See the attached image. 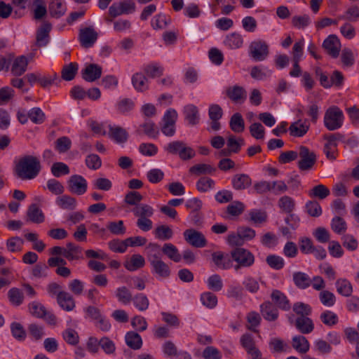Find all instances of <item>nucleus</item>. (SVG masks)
I'll list each match as a JSON object with an SVG mask.
<instances>
[{
    "instance_id": "obj_1",
    "label": "nucleus",
    "mask_w": 359,
    "mask_h": 359,
    "mask_svg": "<svg viewBox=\"0 0 359 359\" xmlns=\"http://www.w3.org/2000/svg\"><path fill=\"white\" fill-rule=\"evenodd\" d=\"M41 170V165L38 157L32 155L22 156L15 164L13 172L21 180H31L36 178Z\"/></svg>"
},
{
    "instance_id": "obj_2",
    "label": "nucleus",
    "mask_w": 359,
    "mask_h": 359,
    "mask_svg": "<svg viewBox=\"0 0 359 359\" xmlns=\"http://www.w3.org/2000/svg\"><path fill=\"white\" fill-rule=\"evenodd\" d=\"M147 250V260L151 265V273L159 278H169L171 270L168 264L162 260L160 245L150 243Z\"/></svg>"
},
{
    "instance_id": "obj_3",
    "label": "nucleus",
    "mask_w": 359,
    "mask_h": 359,
    "mask_svg": "<svg viewBox=\"0 0 359 359\" xmlns=\"http://www.w3.org/2000/svg\"><path fill=\"white\" fill-rule=\"evenodd\" d=\"M344 115L342 110L337 106L330 107L325 112L323 123L330 131L339 129L344 123Z\"/></svg>"
},
{
    "instance_id": "obj_4",
    "label": "nucleus",
    "mask_w": 359,
    "mask_h": 359,
    "mask_svg": "<svg viewBox=\"0 0 359 359\" xmlns=\"http://www.w3.org/2000/svg\"><path fill=\"white\" fill-rule=\"evenodd\" d=\"M232 260L236 264L233 266L234 270L238 271L241 268L252 266L255 261L254 255L244 248H235L231 251Z\"/></svg>"
},
{
    "instance_id": "obj_5",
    "label": "nucleus",
    "mask_w": 359,
    "mask_h": 359,
    "mask_svg": "<svg viewBox=\"0 0 359 359\" xmlns=\"http://www.w3.org/2000/svg\"><path fill=\"white\" fill-rule=\"evenodd\" d=\"M177 119V113L175 109H169L165 111L161 123V130L163 135L172 137L175 134Z\"/></svg>"
},
{
    "instance_id": "obj_6",
    "label": "nucleus",
    "mask_w": 359,
    "mask_h": 359,
    "mask_svg": "<svg viewBox=\"0 0 359 359\" xmlns=\"http://www.w3.org/2000/svg\"><path fill=\"white\" fill-rule=\"evenodd\" d=\"M299 150L298 156L300 158L297 163L299 169L300 170H311L316 163V154L305 146H300Z\"/></svg>"
},
{
    "instance_id": "obj_7",
    "label": "nucleus",
    "mask_w": 359,
    "mask_h": 359,
    "mask_svg": "<svg viewBox=\"0 0 359 359\" xmlns=\"http://www.w3.org/2000/svg\"><path fill=\"white\" fill-rule=\"evenodd\" d=\"M250 55L255 61H263L269 55V46L266 41L257 40L252 41L249 47Z\"/></svg>"
},
{
    "instance_id": "obj_8",
    "label": "nucleus",
    "mask_w": 359,
    "mask_h": 359,
    "mask_svg": "<svg viewBox=\"0 0 359 359\" xmlns=\"http://www.w3.org/2000/svg\"><path fill=\"white\" fill-rule=\"evenodd\" d=\"M187 243L195 248H203L207 245V240L203 233L194 229H188L183 233Z\"/></svg>"
},
{
    "instance_id": "obj_9",
    "label": "nucleus",
    "mask_w": 359,
    "mask_h": 359,
    "mask_svg": "<svg viewBox=\"0 0 359 359\" xmlns=\"http://www.w3.org/2000/svg\"><path fill=\"white\" fill-rule=\"evenodd\" d=\"M98 34L93 27L81 29L79 39L82 47L88 48L92 47L97 39Z\"/></svg>"
},
{
    "instance_id": "obj_10",
    "label": "nucleus",
    "mask_w": 359,
    "mask_h": 359,
    "mask_svg": "<svg viewBox=\"0 0 359 359\" xmlns=\"http://www.w3.org/2000/svg\"><path fill=\"white\" fill-rule=\"evenodd\" d=\"M69 190L79 196L84 194L87 191V182L81 175H74L68 180Z\"/></svg>"
},
{
    "instance_id": "obj_11",
    "label": "nucleus",
    "mask_w": 359,
    "mask_h": 359,
    "mask_svg": "<svg viewBox=\"0 0 359 359\" xmlns=\"http://www.w3.org/2000/svg\"><path fill=\"white\" fill-rule=\"evenodd\" d=\"M323 48L327 54L334 58H337L340 52L341 43L335 34L329 35L323 41Z\"/></svg>"
},
{
    "instance_id": "obj_12",
    "label": "nucleus",
    "mask_w": 359,
    "mask_h": 359,
    "mask_svg": "<svg viewBox=\"0 0 359 359\" xmlns=\"http://www.w3.org/2000/svg\"><path fill=\"white\" fill-rule=\"evenodd\" d=\"M102 67L94 63L88 64L81 70L82 78L88 82H93L99 79L102 76Z\"/></svg>"
},
{
    "instance_id": "obj_13",
    "label": "nucleus",
    "mask_w": 359,
    "mask_h": 359,
    "mask_svg": "<svg viewBox=\"0 0 359 359\" xmlns=\"http://www.w3.org/2000/svg\"><path fill=\"white\" fill-rule=\"evenodd\" d=\"M52 29L50 22H44L36 32V46L38 47L46 46L49 42V33Z\"/></svg>"
},
{
    "instance_id": "obj_14",
    "label": "nucleus",
    "mask_w": 359,
    "mask_h": 359,
    "mask_svg": "<svg viewBox=\"0 0 359 359\" xmlns=\"http://www.w3.org/2000/svg\"><path fill=\"white\" fill-rule=\"evenodd\" d=\"M252 184L251 177L245 173H238L231 178L232 187L237 191H241L249 188Z\"/></svg>"
},
{
    "instance_id": "obj_15",
    "label": "nucleus",
    "mask_w": 359,
    "mask_h": 359,
    "mask_svg": "<svg viewBox=\"0 0 359 359\" xmlns=\"http://www.w3.org/2000/svg\"><path fill=\"white\" fill-rule=\"evenodd\" d=\"M226 95L233 102L241 104L247 98V92L242 86H233L226 90Z\"/></svg>"
},
{
    "instance_id": "obj_16",
    "label": "nucleus",
    "mask_w": 359,
    "mask_h": 359,
    "mask_svg": "<svg viewBox=\"0 0 359 359\" xmlns=\"http://www.w3.org/2000/svg\"><path fill=\"white\" fill-rule=\"evenodd\" d=\"M57 302L60 306L67 311H72L76 306L72 295L65 291H60L57 293Z\"/></svg>"
},
{
    "instance_id": "obj_17",
    "label": "nucleus",
    "mask_w": 359,
    "mask_h": 359,
    "mask_svg": "<svg viewBox=\"0 0 359 359\" xmlns=\"http://www.w3.org/2000/svg\"><path fill=\"white\" fill-rule=\"evenodd\" d=\"M294 326L303 334H309L314 330V323L312 319L306 316H298L295 320Z\"/></svg>"
},
{
    "instance_id": "obj_18",
    "label": "nucleus",
    "mask_w": 359,
    "mask_h": 359,
    "mask_svg": "<svg viewBox=\"0 0 359 359\" xmlns=\"http://www.w3.org/2000/svg\"><path fill=\"white\" fill-rule=\"evenodd\" d=\"M260 311L263 318L267 321H275L279 316L278 308L270 302H265L261 304Z\"/></svg>"
},
{
    "instance_id": "obj_19",
    "label": "nucleus",
    "mask_w": 359,
    "mask_h": 359,
    "mask_svg": "<svg viewBox=\"0 0 359 359\" xmlns=\"http://www.w3.org/2000/svg\"><path fill=\"white\" fill-rule=\"evenodd\" d=\"M109 137L116 143H125L128 138V133L121 126H109Z\"/></svg>"
},
{
    "instance_id": "obj_20",
    "label": "nucleus",
    "mask_w": 359,
    "mask_h": 359,
    "mask_svg": "<svg viewBox=\"0 0 359 359\" xmlns=\"http://www.w3.org/2000/svg\"><path fill=\"white\" fill-rule=\"evenodd\" d=\"M67 11V6L64 0H50L48 5V12L51 17L60 18Z\"/></svg>"
},
{
    "instance_id": "obj_21",
    "label": "nucleus",
    "mask_w": 359,
    "mask_h": 359,
    "mask_svg": "<svg viewBox=\"0 0 359 359\" xmlns=\"http://www.w3.org/2000/svg\"><path fill=\"white\" fill-rule=\"evenodd\" d=\"M272 301L276 304L277 307L283 310L289 311L291 308L290 303L286 295L278 290H274L271 294Z\"/></svg>"
},
{
    "instance_id": "obj_22",
    "label": "nucleus",
    "mask_w": 359,
    "mask_h": 359,
    "mask_svg": "<svg viewBox=\"0 0 359 359\" xmlns=\"http://www.w3.org/2000/svg\"><path fill=\"white\" fill-rule=\"evenodd\" d=\"M309 123H307V121H302V120H298L292 123L289 127V131L291 136L293 137H303L304 135L307 133L309 130Z\"/></svg>"
},
{
    "instance_id": "obj_23",
    "label": "nucleus",
    "mask_w": 359,
    "mask_h": 359,
    "mask_svg": "<svg viewBox=\"0 0 359 359\" xmlns=\"http://www.w3.org/2000/svg\"><path fill=\"white\" fill-rule=\"evenodd\" d=\"M183 114L185 120L191 126L197 125L199 123L200 116L198 109L194 104H187L184 107Z\"/></svg>"
},
{
    "instance_id": "obj_24",
    "label": "nucleus",
    "mask_w": 359,
    "mask_h": 359,
    "mask_svg": "<svg viewBox=\"0 0 359 359\" xmlns=\"http://www.w3.org/2000/svg\"><path fill=\"white\" fill-rule=\"evenodd\" d=\"M13 64L11 67V73L16 76L22 75L27 70L28 65L27 58L21 55L15 59H13Z\"/></svg>"
},
{
    "instance_id": "obj_25",
    "label": "nucleus",
    "mask_w": 359,
    "mask_h": 359,
    "mask_svg": "<svg viewBox=\"0 0 359 359\" xmlns=\"http://www.w3.org/2000/svg\"><path fill=\"white\" fill-rule=\"evenodd\" d=\"M131 80L133 87L138 92H144L149 89L148 79L142 72L134 74Z\"/></svg>"
},
{
    "instance_id": "obj_26",
    "label": "nucleus",
    "mask_w": 359,
    "mask_h": 359,
    "mask_svg": "<svg viewBox=\"0 0 359 359\" xmlns=\"http://www.w3.org/2000/svg\"><path fill=\"white\" fill-rule=\"evenodd\" d=\"M123 265L129 271H135L144 266L145 259L141 255L135 254L129 260L126 261Z\"/></svg>"
},
{
    "instance_id": "obj_27",
    "label": "nucleus",
    "mask_w": 359,
    "mask_h": 359,
    "mask_svg": "<svg viewBox=\"0 0 359 359\" xmlns=\"http://www.w3.org/2000/svg\"><path fill=\"white\" fill-rule=\"evenodd\" d=\"M212 259L219 269H228L232 266V262L229 257L227 255H224L222 252H213Z\"/></svg>"
},
{
    "instance_id": "obj_28",
    "label": "nucleus",
    "mask_w": 359,
    "mask_h": 359,
    "mask_svg": "<svg viewBox=\"0 0 359 359\" xmlns=\"http://www.w3.org/2000/svg\"><path fill=\"white\" fill-rule=\"evenodd\" d=\"M83 249L73 243H67L65 248V257L69 260H77L82 258Z\"/></svg>"
},
{
    "instance_id": "obj_29",
    "label": "nucleus",
    "mask_w": 359,
    "mask_h": 359,
    "mask_svg": "<svg viewBox=\"0 0 359 359\" xmlns=\"http://www.w3.org/2000/svg\"><path fill=\"white\" fill-rule=\"evenodd\" d=\"M27 217L29 221L36 224L42 223L45 219L43 212L35 203L31 204L29 206L27 211Z\"/></svg>"
},
{
    "instance_id": "obj_30",
    "label": "nucleus",
    "mask_w": 359,
    "mask_h": 359,
    "mask_svg": "<svg viewBox=\"0 0 359 359\" xmlns=\"http://www.w3.org/2000/svg\"><path fill=\"white\" fill-rule=\"evenodd\" d=\"M125 341L127 346L133 350H139L142 346L141 336L134 331H129L126 334Z\"/></svg>"
},
{
    "instance_id": "obj_31",
    "label": "nucleus",
    "mask_w": 359,
    "mask_h": 359,
    "mask_svg": "<svg viewBox=\"0 0 359 359\" xmlns=\"http://www.w3.org/2000/svg\"><path fill=\"white\" fill-rule=\"evenodd\" d=\"M292 280L296 287L302 290L306 289L311 285L310 277L304 272H294L292 275Z\"/></svg>"
},
{
    "instance_id": "obj_32",
    "label": "nucleus",
    "mask_w": 359,
    "mask_h": 359,
    "mask_svg": "<svg viewBox=\"0 0 359 359\" xmlns=\"http://www.w3.org/2000/svg\"><path fill=\"white\" fill-rule=\"evenodd\" d=\"M161 254L163 253L166 255L170 259L175 262H179L182 259V256L177 247L170 243H165L163 245L161 248Z\"/></svg>"
},
{
    "instance_id": "obj_33",
    "label": "nucleus",
    "mask_w": 359,
    "mask_h": 359,
    "mask_svg": "<svg viewBox=\"0 0 359 359\" xmlns=\"http://www.w3.org/2000/svg\"><path fill=\"white\" fill-rule=\"evenodd\" d=\"M292 347L300 353H306L309 351L310 344L306 338L303 335H297L292 337Z\"/></svg>"
},
{
    "instance_id": "obj_34",
    "label": "nucleus",
    "mask_w": 359,
    "mask_h": 359,
    "mask_svg": "<svg viewBox=\"0 0 359 359\" xmlns=\"http://www.w3.org/2000/svg\"><path fill=\"white\" fill-rule=\"evenodd\" d=\"M56 204L62 209L74 210L77 203L76 198L69 195H62L56 198Z\"/></svg>"
},
{
    "instance_id": "obj_35",
    "label": "nucleus",
    "mask_w": 359,
    "mask_h": 359,
    "mask_svg": "<svg viewBox=\"0 0 359 359\" xmlns=\"http://www.w3.org/2000/svg\"><path fill=\"white\" fill-rule=\"evenodd\" d=\"M115 296L117 300L123 304H129L133 300V294L126 286H121L115 290Z\"/></svg>"
},
{
    "instance_id": "obj_36",
    "label": "nucleus",
    "mask_w": 359,
    "mask_h": 359,
    "mask_svg": "<svg viewBox=\"0 0 359 359\" xmlns=\"http://www.w3.org/2000/svg\"><path fill=\"white\" fill-rule=\"evenodd\" d=\"M229 126L231 130L235 133H242L245 130V121L240 113L233 114L229 121Z\"/></svg>"
},
{
    "instance_id": "obj_37",
    "label": "nucleus",
    "mask_w": 359,
    "mask_h": 359,
    "mask_svg": "<svg viewBox=\"0 0 359 359\" xmlns=\"http://www.w3.org/2000/svg\"><path fill=\"white\" fill-rule=\"evenodd\" d=\"M64 341L69 345L76 346L79 343L80 337L78 332L73 328H67L62 332Z\"/></svg>"
},
{
    "instance_id": "obj_38",
    "label": "nucleus",
    "mask_w": 359,
    "mask_h": 359,
    "mask_svg": "<svg viewBox=\"0 0 359 359\" xmlns=\"http://www.w3.org/2000/svg\"><path fill=\"white\" fill-rule=\"evenodd\" d=\"M242 36L236 32L231 33L226 36L224 44L231 49L239 48L243 46Z\"/></svg>"
},
{
    "instance_id": "obj_39",
    "label": "nucleus",
    "mask_w": 359,
    "mask_h": 359,
    "mask_svg": "<svg viewBox=\"0 0 359 359\" xmlns=\"http://www.w3.org/2000/svg\"><path fill=\"white\" fill-rule=\"evenodd\" d=\"M216 170V168L209 164L199 163L191 166L189 171L191 174L197 176L201 175L212 174Z\"/></svg>"
},
{
    "instance_id": "obj_40",
    "label": "nucleus",
    "mask_w": 359,
    "mask_h": 359,
    "mask_svg": "<svg viewBox=\"0 0 359 359\" xmlns=\"http://www.w3.org/2000/svg\"><path fill=\"white\" fill-rule=\"evenodd\" d=\"M132 212L139 218L150 217L154 214V209L149 205L140 203L132 210Z\"/></svg>"
},
{
    "instance_id": "obj_41",
    "label": "nucleus",
    "mask_w": 359,
    "mask_h": 359,
    "mask_svg": "<svg viewBox=\"0 0 359 359\" xmlns=\"http://www.w3.org/2000/svg\"><path fill=\"white\" fill-rule=\"evenodd\" d=\"M330 194V189L326 186L321 184L313 187L309 191V196L311 198H317L320 200L325 199Z\"/></svg>"
},
{
    "instance_id": "obj_42",
    "label": "nucleus",
    "mask_w": 359,
    "mask_h": 359,
    "mask_svg": "<svg viewBox=\"0 0 359 359\" xmlns=\"http://www.w3.org/2000/svg\"><path fill=\"white\" fill-rule=\"evenodd\" d=\"M155 237L161 241L170 240L173 236V231L168 225H160L154 230Z\"/></svg>"
},
{
    "instance_id": "obj_43",
    "label": "nucleus",
    "mask_w": 359,
    "mask_h": 359,
    "mask_svg": "<svg viewBox=\"0 0 359 359\" xmlns=\"http://www.w3.org/2000/svg\"><path fill=\"white\" fill-rule=\"evenodd\" d=\"M143 130V133L151 138H156L159 134L158 126L150 120L146 121L140 126Z\"/></svg>"
},
{
    "instance_id": "obj_44",
    "label": "nucleus",
    "mask_w": 359,
    "mask_h": 359,
    "mask_svg": "<svg viewBox=\"0 0 359 359\" xmlns=\"http://www.w3.org/2000/svg\"><path fill=\"white\" fill-rule=\"evenodd\" d=\"M336 287L337 292L344 296L350 297L353 292V287L351 283L344 278H339L336 281Z\"/></svg>"
},
{
    "instance_id": "obj_45",
    "label": "nucleus",
    "mask_w": 359,
    "mask_h": 359,
    "mask_svg": "<svg viewBox=\"0 0 359 359\" xmlns=\"http://www.w3.org/2000/svg\"><path fill=\"white\" fill-rule=\"evenodd\" d=\"M34 18L41 20L47 14V7L43 0H34L33 2Z\"/></svg>"
},
{
    "instance_id": "obj_46",
    "label": "nucleus",
    "mask_w": 359,
    "mask_h": 359,
    "mask_svg": "<svg viewBox=\"0 0 359 359\" xmlns=\"http://www.w3.org/2000/svg\"><path fill=\"white\" fill-rule=\"evenodd\" d=\"M134 306L140 311H146L149 306V301L147 297L143 293H137L132 300Z\"/></svg>"
},
{
    "instance_id": "obj_47",
    "label": "nucleus",
    "mask_w": 359,
    "mask_h": 359,
    "mask_svg": "<svg viewBox=\"0 0 359 359\" xmlns=\"http://www.w3.org/2000/svg\"><path fill=\"white\" fill-rule=\"evenodd\" d=\"M79 69L78 64L76 62H70L65 65L62 69V78L67 81L74 79Z\"/></svg>"
},
{
    "instance_id": "obj_48",
    "label": "nucleus",
    "mask_w": 359,
    "mask_h": 359,
    "mask_svg": "<svg viewBox=\"0 0 359 359\" xmlns=\"http://www.w3.org/2000/svg\"><path fill=\"white\" fill-rule=\"evenodd\" d=\"M10 302L16 306L21 305L24 301V294L18 287H12L8 292Z\"/></svg>"
},
{
    "instance_id": "obj_49",
    "label": "nucleus",
    "mask_w": 359,
    "mask_h": 359,
    "mask_svg": "<svg viewBox=\"0 0 359 359\" xmlns=\"http://www.w3.org/2000/svg\"><path fill=\"white\" fill-rule=\"evenodd\" d=\"M143 71L147 76L155 78L163 75V68L156 63H151L144 65Z\"/></svg>"
},
{
    "instance_id": "obj_50",
    "label": "nucleus",
    "mask_w": 359,
    "mask_h": 359,
    "mask_svg": "<svg viewBox=\"0 0 359 359\" xmlns=\"http://www.w3.org/2000/svg\"><path fill=\"white\" fill-rule=\"evenodd\" d=\"M338 20L357 22L359 20V7L355 5L351 6L343 15L338 16Z\"/></svg>"
},
{
    "instance_id": "obj_51",
    "label": "nucleus",
    "mask_w": 359,
    "mask_h": 359,
    "mask_svg": "<svg viewBox=\"0 0 359 359\" xmlns=\"http://www.w3.org/2000/svg\"><path fill=\"white\" fill-rule=\"evenodd\" d=\"M27 330L29 335L35 341L41 340L45 335L43 326L36 323H30L27 327Z\"/></svg>"
},
{
    "instance_id": "obj_52",
    "label": "nucleus",
    "mask_w": 359,
    "mask_h": 359,
    "mask_svg": "<svg viewBox=\"0 0 359 359\" xmlns=\"http://www.w3.org/2000/svg\"><path fill=\"white\" fill-rule=\"evenodd\" d=\"M331 229L334 233L342 234L346 231L347 224L342 217L336 216L331 221Z\"/></svg>"
},
{
    "instance_id": "obj_53",
    "label": "nucleus",
    "mask_w": 359,
    "mask_h": 359,
    "mask_svg": "<svg viewBox=\"0 0 359 359\" xmlns=\"http://www.w3.org/2000/svg\"><path fill=\"white\" fill-rule=\"evenodd\" d=\"M29 310L30 313L37 318H44L46 314V309L45 306L38 302H32L29 304Z\"/></svg>"
},
{
    "instance_id": "obj_54",
    "label": "nucleus",
    "mask_w": 359,
    "mask_h": 359,
    "mask_svg": "<svg viewBox=\"0 0 359 359\" xmlns=\"http://www.w3.org/2000/svg\"><path fill=\"white\" fill-rule=\"evenodd\" d=\"M279 208L286 213H291L294 209V201L288 196H284L278 200Z\"/></svg>"
},
{
    "instance_id": "obj_55",
    "label": "nucleus",
    "mask_w": 359,
    "mask_h": 359,
    "mask_svg": "<svg viewBox=\"0 0 359 359\" xmlns=\"http://www.w3.org/2000/svg\"><path fill=\"white\" fill-rule=\"evenodd\" d=\"M292 309L299 316L309 317L312 313V308L309 304L300 302L294 303Z\"/></svg>"
},
{
    "instance_id": "obj_56",
    "label": "nucleus",
    "mask_w": 359,
    "mask_h": 359,
    "mask_svg": "<svg viewBox=\"0 0 359 359\" xmlns=\"http://www.w3.org/2000/svg\"><path fill=\"white\" fill-rule=\"evenodd\" d=\"M306 212L313 217H318L322 215V208L316 201H309L305 205Z\"/></svg>"
},
{
    "instance_id": "obj_57",
    "label": "nucleus",
    "mask_w": 359,
    "mask_h": 359,
    "mask_svg": "<svg viewBox=\"0 0 359 359\" xmlns=\"http://www.w3.org/2000/svg\"><path fill=\"white\" fill-rule=\"evenodd\" d=\"M266 264L275 270H280L283 268L285 265L284 259L276 255H269L266 258Z\"/></svg>"
},
{
    "instance_id": "obj_58",
    "label": "nucleus",
    "mask_w": 359,
    "mask_h": 359,
    "mask_svg": "<svg viewBox=\"0 0 359 359\" xmlns=\"http://www.w3.org/2000/svg\"><path fill=\"white\" fill-rule=\"evenodd\" d=\"M201 301L205 306L209 309H213L217 304V296L210 292H206L201 294Z\"/></svg>"
},
{
    "instance_id": "obj_59",
    "label": "nucleus",
    "mask_w": 359,
    "mask_h": 359,
    "mask_svg": "<svg viewBox=\"0 0 359 359\" xmlns=\"http://www.w3.org/2000/svg\"><path fill=\"white\" fill-rule=\"evenodd\" d=\"M11 330L13 337L18 341H24L26 338V332L23 326L17 322H13L11 325Z\"/></svg>"
},
{
    "instance_id": "obj_60",
    "label": "nucleus",
    "mask_w": 359,
    "mask_h": 359,
    "mask_svg": "<svg viewBox=\"0 0 359 359\" xmlns=\"http://www.w3.org/2000/svg\"><path fill=\"white\" fill-rule=\"evenodd\" d=\"M69 172L68 165L62 162L54 163L51 166V173L55 177L68 175Z\"/></svg>"
},
{
    "instance_id": "obj_61",
    "label": "nucleus",
    "mask_w": 359,
    "mask_h": 359,
    "mask_svg": "<svg viewBox=\"0 0 359 359\" xmlns=\"http://www.w3.org/2000/svg\"><path fill=\"white\" fill-rule=\"evenodd\" d=\"M170 22V21L167 20L165 14L159 13L153 18L151 24L154 29H158L165 28Z\"/></svg>"
},
{
    "instance_id": "obj_62",
    "label": "nucleus",
    "mask_w": 359,
    "mask_h": 359,
    "mask_svg": "<svg viewBox=\"0 0 359 359\" xmlns=\"http://www.w3.org/2000/svg\"><path fill=\"white\" fill-rule=\"evenodd\" d=\"M244 210V204L238 201H233L226 207V212L233 217L239 216L243 212Z\"/></svg>"
},
{
    "instance_id": "obj_63",
    "label": "nucleus",
    "mask_w": 359,
    "mask_h": 359,
    "mask_svg": "<svg viewBox=\"0 0 359 359\" xmlns=\"http://www.w3.org/2000/svg\"><path fill=\"white\" fill-rule=\"evenodd\" d=\"M214 186V180L206 177H201L196 182V189L200 192H206Z\"/></svg>"
},
{
    "instance_id": "obj_64",
    "label": "nucleus",
    "mask_w": 359,
    "mask_h": 359,
    "mask_svg": "<svg viewBox=\"0 0 359 359\" xmlns=\"http://www.w3.org/2000/svg\"><path fill=\"white\" fill-rule=\"evenodd\" d=\"M30 120L36 124H41L45 120V114L39 107H34L28 111Z\"/></svg>"
}]
</instances>
